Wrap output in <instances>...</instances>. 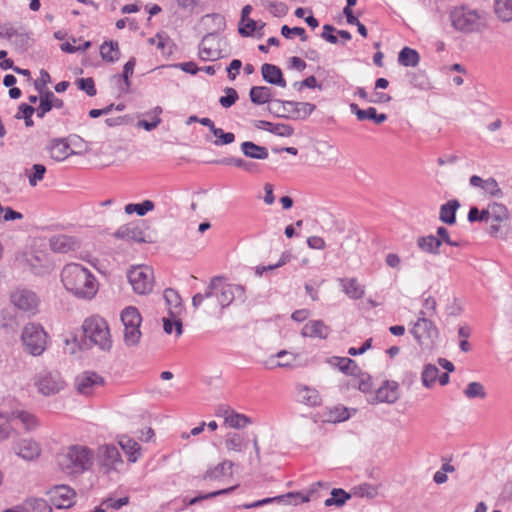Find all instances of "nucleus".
I'll list each match as a JSON object with an SVG mask.
<instances>
[{"instance_id": "obj_16", "label": "nucleus", "mask_w": 512, "mask_h": 512, "mask_svg": "<svg viewBox=\"0 0 512 512\" xmlns=\"http://www.w3.org/2000/svg\"><path fill=\"white\" fill-rule=\"evenodd\" d=\"M274 501L285 502L288 504L297 505L299 503L309 502L310 498L308 495H304L301 492H289L285 495H280V496L271 497V498H264L262 500H259V501L253 502V503L244 504L243 508H245V509L256 508V507H260V506L268 504V503H272Z\"/></svg>"}, {"instance_id": "obj_37", "label": "nucleus", "mask_w": 512, "mask_h": 512, "mask_svg": "<svg viewBox=\"0 0 512 512\" xmlns=\"http://www.w3.org/2000/svg\"><path fill=\"white\" fill-rule=\"evenodd\" d=\"M220 163H222L224 165H232L237 168H241L245 172L252 173V174L259 173L261 170L259 164L252 162V161H247L243 158H237V157L225 158V159L221 160Z\"/></svg>"}, {"instance_id": "obj_63", "label": "nucleus", "mask_w": 512, "mask_h": 512, "mask_svg": "<svg viewBox=\"0 0 512 512\" xmlns=\"http://www.w3.org/2000/svg\"><path fill=\"white\" fill-rule=\"evenodd\" d=\"M79 88L84 90L89 96L96 95V88L92 78H81L78 80Z\"/></svg>"}, {"instance_id": "obj_1", "label": "nucleus", "mask_w": 512, "mask_h": 512, "mask_svg": "<svg viewBox=\"0 0 512 512\" xmlns=\"http://www.w3.org/2000/svg\"><path fill=\"white\" fill-rule=\"evenodd\" d=\"M94 462V450L82 444L64 446L57 455L60 470L70 477H77L90 471Z\"/></svg>"}, {"instance_id": "obj_8", "label": "nucleus", "mask_w": 512, "mask_h": 512, "mask_svg": "<svg viewBox=\"0 0 512 512\" xmlns=\"http://www.w3.org/2000/svg\"><path fill=\"white\" fill-rule=\"evenodd\" d=\"M127 276L135 293L144 295L152 291L154 277L151 267L145 265L132 267Z\"/></svg>"}, {"instance_id": "obj_28", "label": "nucleus", "mask_w": 512, "mask_h": 512, "mask_svg": "<svg viewBox=\"0 0 512 512\" xmlns=\"http://www.w3.org/2000/svg\"><path fill=\"white\" fill-rule=\"evenodd\" d=\"M118 444L128 456L131 463H135L141 456V446L138 442L128 436L119 437Z\"/></svg>"}, {"instance_id": "obj_27", "label": "nucleus", "mask_w": 512, "mask_h": 512, "mask_svg": "<svg viewBox=\"0 0 512 512\" xmlns=\"http://www.w3.org/2000/svg\"><path fill=\"white\" fill-rule=\"evenodd\" d=\"M460 208V202L457 199H451L440 206L439 220L448 225L456 223V213Z\"/></svg>"}, {"instance_id": "obj_5", "label": "nucleus", "mask_w": 512, "mask_h": 512, "mask_svg": "<svg viewBox=\"0 0 512 512\" xmlns=\"http://www.w3.org/2000/svg\"><path fill=\"white\" fill-rule=\"evenodd\" d=\"M48 334L39 324L29 323L24 326L21 340L27 353L40 356L47 348Z\"/></svg>"}, {"instance_id": "obj_17", "label": "nucleus", "mask_w": 512, "mask_h": 512, "mask_svg": "<svg viewBox=\"0 0 512 512\" xmlns=\"http://www.w3.org/2000/svg\"><path fill=\"white\" fill-rule=\"evenodd\" d=\"M11 302L15 307L25 312H34L38 305L36 294L25 289L13 292L11 294Z\"/></svg>"}, {"instance_id": "obj_39", "label": "nucleus", "mask_w": 512, "mask_h": 512, "mask_svg": "<svg viewBox=\"0 0 512 512\" xmlns=\"http://www.w3.org/2000/svg\"><path fill=\"white\" fill-rule=\"evenodd\" d=\"M419 53L409 47H404L398 55V62L405 67H415L419 64Z\"/></svg>"}, {"instance_id": "obj_54", "label": "nucleus", "mask_w": 512, "mask_h": 512, "mask_svg": "<svg viewBox=\"0 0 512 512\" xmlns=\"http://www.w3.org/2000/svg\"><path fill=\"white\" fill-rule=\"evenodd\" d=\"M464 395L468 399H484L486 397V391L484 386L480 382H470L467 385L466 389L464 390Z\"/></svg>"}, {"instance_id": "obj_51", "label": "nucleus", "mask_w": 512, "mask_h": 512, "mask_svg": "<svg viewBox=\"0 0 512 512\" xmlns=\"http://www.w3.org/2000/svg\"><path fill=\"white\" fill-rule=\"evenodd\" d=\"M490 210H491L490 211L491 219L495 222H503V221L508 220V218H509V210L502 203H498V202L490 203Z\"/></svg>"}, {"instance_id": "obj_47", "label": "nucleus", "mask_w": 512, "mask_h": 512, "mask_svg": "<svg viewBox=\"0 0 512 512\" xmlns=\"http://www.w3.org/2000/svg\"><path fill=\"white\" fill-rule=\"evenodd\" d=\"M252 423L251 418L233 411L226 417V425L234 429H241Z\"/></svg>"}, {"instance_id": "obj_50", "label": "nucleus", "mask_w": 512, "mask_h": 512, "mask_svg": "<svg viewBox=\"0 0 512 512\" xmlns=\"http://www.w3.org/2000/svg\"><path fill=\"white\" fill-rule=\"evenodd\" d=\"M350 494H348L346 491H344L343 489H336L334 488L332 491H331V497L330 498H327L324 502L325 506L329 507V506H332V505H335V506H342L345 504V502L347 500L350 499Z\"/></svg>"}, {"instance_id": "obj_34", "label": "nucleus", "mask_w": 512, "mask_h": 512, "mask_svg": "<svg viewBox=\"0 0 512 512\" xmlns=\"http://www.w3.org/2000/svg\"><path fill=\"white\" fill-rule=\"evenodd\" d=\"M100 56L103 61L113 63L120 58V49L117 41H105L100 46Z\"/></svg>"}, {"instance_id": "obj_3", "label": "nucleus", "mask_w": 512, "mask_h": 512, "mask_svg": "<svg viewBox=\"0 0 512 512\" xmlns=\"http://www.w3.org/2000/svg\"><path fill=\"white\" fill-rule=\"evenodd\" d=\"M452 26L462 33H480L488 27L487 14L469 7H456L451 11Z\"/></svg>"}, {"instance_id": "obj_9", "label": "nucleus", "mask_w": 512, "mask_h": 512, "mask_svg": "<svg viewBox=\"0 0 512 512\" xmlns=\"http://www.w3.org/2000/svg\"><path fill=\"white\" fill-rule=\"evenodd\" d=\"M410 332L418 344L427 349L433 347L439 335L437 327L426 317H418Z\"/></svg>"}, {"instance_id": "obj_21", "label": "nucleus", "mask_w": 512, "mask_h": 512, "mask_svg": "<svg viewBox=\"0 0 512 512\" xmlns=\"http://www.w3.org/2000/svg\"><path fill=\"white\" fill-rule=\"evenodd\" d=\"M399 385L395 381H385L377 391L375 398L378 402L395 403L399 399Z\"/></svg>"}, {"instance_id": "obj_13", "label": "nucleus", "mask_w": 512, "mask_h": 512, "mask_svg": "<svg viewBox=\"0 0 512 512\" xmlns=\"http://www.w3.org/2000/svg\"><path fill=\"white\" fill-rule=\"evenodd\" d=\"M164 299L168 306L169 315L174 318L175 332L177 336L183 333L182 321L178 315L182 311V300L179 293L171 288L164 291Z\"/></svg>"}, {"instance_id": "obj_11", "label": "nucleus", "mask_w": 512, "mask_h": 512, "mask_svg": "<svg viewBox=\"0 0 512 512\" xmlns=\"http://www.w3.org/2000/svg\"><path fill=\"white\" fill-rule=\"evenodd\" d=\"M74 385L79 394L90 396L104 385V378L94 371H84L75 378Z\"/></svg>"}, {"instance_id": "obj_53", "label": "nucleus", "mask_w": 512, "mask_h": 512, "mask_svg": "<svg viewBox=\"0 0 512 512\" xmlns=\"http://www.w3.org/2000/svg\"><path fill=\"white\" fill-rule=\"evenodd\" d=\"M236 487L237 486H232V487H229V488L220 489V490L209 492V493H205V494H199L198 496H196L194 498H191L189 500H187V498H185L184 501L187 503V505H195V504H197V503H199V502H201L203 500H206V499H211V498H214V497L219 496V495L229 494L232 491H234Z\"/></svg>"}, {"instance_id": "obj_29", "label": "nucleus", "mask_w": 512, "mask_h": 512, "mask_svg": "<svg viewBox=\"0 0 512 512\" xmlns=\"http://www.w3.org/2000/svg\"><path fill=\"white\" fill-rule=\"evenodd\" d=\"M263 79L268 83L278 85L280 87H286V81L283 78L281 69L273 64H263L261 67Z\"/></svg>"}, {"instance_id": "obj_33", "label": "nucleus", "mask_w": 512, "mask_h": 512, "mask_svg": "<svg viewBox=\"0 0 512 512\" xmlns=\"http://www.w3.org/2000/svg\"><path fill=\"white\" fill-rule=\"evenodd\" d=\"M329 363L333 366H336L341 372L346 375L356 376L359 373V367L357 363L351 358L347 357H332L329 360Z\"/></svg>"}, {"instance_id": "obj_32", "label": "nucleus", "mask_w": 512, "mask_h": 512, "mask_svg": "<svg viewBox=\"0 0 512 512\" xmlns=\"http://www.w3.org/2000/svg\"><path fill=\"white\" fill-rule=\"evenodd\" d=\"M204 139L207 143L221 146L232 143L235 140V135L231 132L224 133V130H207Z\"/></svg>"}, {"instance_id": "obj_38", "label": "nucleus", "mask_w": 512, "mask_h": 512, "mask_svg": "<svg viewBox=\"0 0 512 512\" xmlns=\"http://www.w3.org/2000/svg\"><path fill=\"white\" fill-rule=\"evenodd\" d=\"M494 13L503 22L512 21V0H494Z\"/></svg>"}, {"instance_id": "obj_23", "label": "nucleus", "mask_w": 512, "mask_h": 512, "mask_svg": "<svg viewBox=\"0 0 512 512\" xmlns=\"http://www.w3.org/2000/svg\"><path fill=\"white\" fill-rule=\"evenodd\" d=\"M330 329L322 320H310L302 328L303 337L326 339Z\"/></svg>"}, {"instance_id": "obj_19", "label": "nucleus", "mask_w": 512, "mask_h": 512, "mask_svg": "<svg viewBox=\"0 0 512 512\" xmlns=\"http://www.w3.org/2000/svg\"><path fill=\"white\" fill-rule=\"evenodd\" d=\"M16 454L24 460H34L41 454L39 444L30 439L20 440L15 447Z\"/></svg>"}, {"instance_id": "obj_4", "label": "nucleus", "mask_w": 512, "mask_h": 512, "mask_svg": "<svg viewBox=\"0 0 512 512\" xmlns=\"http://www.w3.org/2000/svg\"><path fill=\"white\" fill-rule=\"evenodd\" d=\"M84 343L88 347L96 346L101 351H110L112 337L106 320L100 316L87 318L82 325Z\"/></svg>"}, {"instance_id": "obj_45", "label": "nucleus", "mask_w": 512, "mask_h": 512, "mask_svg": "<svg viewBox=\"0 0 512 512\" xmlns=\"http://www.w3.org/2000/svg\"><path fill=\"white\" fill-rule=\"evenodd\" d=\"M353 387H357L361 392L368 393L372 390L373 383L372 378L369 374L361 372L359 369V373L352 379L350 384Z\"/></svg>"}, {"instance_id": "obj_58", "label": "nucleus", "mask_w": 512, "mask_h": 512, "mask_svg": "<svg viewBox=\"0 0 512 512\" xmlns=\"http://www.w3.org/2000/svg\"><path fill=\"white\" fill-rule=\"evenodd\" d=\"M129 503V497L124 496L121 498H107L102 502V506H104L106 509H112V510H118L121 507L127 505Z\"/></svg>"}, {"instance_id": "obj_60", "label": "nucleus", "mask_w": 512, "mask_h": 512, "mask_svg": "<svg viewBox=\"0 0 512 512\" xmlns=\"http://www.w3.org/2000/svg\"><path fill=\"white\" fill-rule=\"evenodd\" d=\"M225 94V96L220 97L219 102L223 107L228 108L236 102L238 99V94L233 88H226Z\"/></svg>"}, {"instance_id": "obj_22", "label": "nucleus", "mask_w": 512, "mask_h": 512, "mask_svg": "<svg viewBox=\"0 0 512 512\" xmlns=\"http://www.w3.org/2000/svg\"><path fill=\"white\" fill-rule=\"evenodd\" d=\"M50 247L54 252L67 253L79 248L78 241L68 235H56L50 239Z\"/></svg>"}, {"instance_id": "obj_61", "label": "nucleus", "mask_w": 512, "mask_h": 512, "mask_svg": "<svg viewBox=\"0 0 512 512\" xmlns=\"http://www.w3.org/2000/svg\"><path fill=\"white\" fill-rule=\"evenodd\" d=\"M290 258H291V254H290L289 252H284V253L281 255V257H280L279 261H278L276 264H274V265H268V266H263V267H257V269H256V273H257L258 275H262V273H263L264 271L273 270V269H275V268L281 267V266H283L284 264H286V263L290 260Z\"/></svg>"}, {"instance_id": "obj_24", "label": "nucleus", "mask_w": 512, "mask_h": 512, "mask_svg": "<svg viewBox=\"0 0 512 512\" xmlns=\"http://www.w3.org/2000/svg\"><path fill=\"white\" fill-rule=\"evenodd\" d=\"M339 284L342 291L353 300L361 299L365 295L364 286L360 285L358 280L352 278H340Z\"/></svg>"}, {"instance_id": "obj_31", "label": "nucleus", "mask_w": 512, "mask_h": 512, "mask_svg": "<svg viewBox=\"0 0 512 512\" xmlns=\"http://www.w3.org/2000/svg\"><path fill=\"white\" fill-rule=\"evenodd\" d=\"M418 248L428 254L438 255L440 253L441 240L435 235L420 236L417 239Z\"/></svg>"}, {"instance_id": "obj_42", "label": "nucleus", "mask_w": 512, "mask_h": 512, "mask_svg": "<svg viewBox=\"0 0 512 512\" xmlns=\"http://www.w3.org/2000/svg\"><path fill=\"white\" fill-rule=\"evenodd\" d=\"M155 207V204L151 200H144L141 203H130L127 204L124 208L125 213L128 215H131L133 213H136L138 216H144L148 212L152 211Z\"/></svg>"}, {"instance_id": "obj_49", "label": "nucleus", "mask_w": 512, "mask_h": 512, "mask_svg": "<svg viewBox=\"0 0 512 512\" xmlns=\"http://www.w3.org/2000/svg\"><path fill=\"white\" fill-rule=\"evenodd\" d=\"M439 369L433 364H426L423 368L421 380L426 388H430L437 380Z\"/></svg>"}, {"instance_id": "obj_35", "label": "nucleus", "mask_w": 512, "mask_h": 512, "mask_svg": "<svg viewBox=\"0 0 512 512\" xmlns=\"http://www.w3.org/2000/svg\"><path fill=\"white\" fill-rule=\"evenodd\" d=\"M351 110L354 112L359 120H372L374 124L378 125L383 123L387 116L385 114H378L377 110L373 107L362 110L356 104H351Z\"/></svg>"}, {"instance_id": "obj_7", "label": "nucleus", "mask_w": 512, "mask_h": 512, "mask_svg": "<svg viewBox=\"0 0 512 512\" xmlns=\"http://www.w3.org/2000/svg\"><path fill=\"white\" fill-rule=\"evenodd\" d=\"M17 260L28 267L32 273L36 275H44L49 273L52 268V262L47 252L39 249H31L24 252Z\"/></svg>"}, {"instance_id": "obj_15", "label": "nucleus", "mask_w": 512, "mask_h": 512, "mask_svg": "<svg viewBox=\"0 0 512 512\" xmlns=\"http://www.w3.org/2000/svg\"><path fill=\"white\" fill-rule=\"evenodd\" d=\"M236 296L243 298L244 288L240 285L225 284L222 282V278L220 277L216 293V298L220 307L222 309L228 307L234 301Z\"/></svg>"}, {"instance_id": "obj_26", "label": "nucleus", "mask_w": 512, "mask_h": 512, "mask_svg": "<svg viewBox=\"0 0 512 512\" xmlns=\"http://www.w3.org/2000/svg\"><path fill=\"white\" fill-rule=\"evenodd\" d=\"M265 23L262 21H255L251 18H247L245 22L240 21L238 31L243 37L256 36L258 38L264 35Z\"/></svg>"}, {"instance_id": "obj_52", "label": "nucleus", "mask_w": 512, "mask_h": 512, "mask_svg": "<svg viewBox=\"0 0 512 512\" xmlns=\"http://www.w3.org/2000/svg\"><path fill=\"white\" fill-rule=\"evenodd\" d=\"M68 144L71 147V155L72 154H83L89 150H91L90 145L84 141L78 135H71L67 138Z\"/></svg>"}, {"instance_id": "obj_18", "label": "nucleus", "mask_w": 512, "mask_h": 512, "mask_svg": "<svg viewBox=\"0 0 512 512\" xmlns=\"http://www.w3.org/2000/svg\"><path fill=\"white\" fill-rule=\"evenodd\" d=\"M36 385L41 394L49 396L62 390L64 387V381L58 374L46 373L39 377Z\"/></svg>"}, {"instance_id": "obj_14", "label": "nucleus", "mask_w": 512, "mask_h": 512, "mask_svg": "<svg viewBox=\"0 0 512 512\" xmlns=\"http://www.w3.org/2000/svg\"><path fill=\"white\" fill-rule=\"evenodd\" d=\"M114 237L126 241H133L136 243L151 242L144 234L139 222H131L120 226L115 232Z\"/></svg>"}, {"instance_id": "obj_12", "label": "nucleus", "mask_w": 512, "mask_h": 512, "mask_svg": "<svg viewBox=\"0 0 512 512\" xmlns=\"http://www.w3.org/2000/svg\"><path fill=\"white\" fill-rule=\"evenodd\" d=\"M40 102L39 105L34 108L32 106L22 104L19 107V110L17 112L18 118H24L26 126L33 125V122L31 120V116L36 113L37 117L42 118L44 115L49 112L52 109L51 103L49 101L47 92H41L40 93Z\"/></svg>"}, {"instance_id": "obj_43", "label": "nucleus", "mask_w": 512, "mask_h": 512, "mask_svg": "<svg viewBox=\"0 0 512 512\" xmlns=\"http://www.w3.org/2000/svg\"><path fill=\"white\" fill-rule=\"evenodd\" d=\"M141 336L140 326H124V343L127 347H137Z\"/></svg>"}, {"instance_id": "obj_25", "label": "nucleus", "mask_w": 512, "mask_h": 512, "mask_svg": "<svg viewBox=\"0 0 512 512\" xmlns=\"http://www.w3.org/2000/svg\"><path fill=\"white\" fill-rule=\"evenodd\" d=\"M50 156L55 161H63L71 155L67 138L53 139L49 146Z\"/></svg>"}, {"instance_id": "obj_20", "label": "nucleus", "mask_w": 512, "mask_h": 512, "mask_svg": "<svg viewBox=\"0 0 512 512\" xmlns=\"http://www.w3.org/2000/svg\"><path fill=\"white\" fill-rule=\"evenodd\" d=\"M233 462L224 460L217 465L208 468L202 475L204 481H220L223 477L232 475Z\"/></svg>"}, {"instance_id": "obj_40", "label": "nucleus", "mask_w": 512, "mask_h": 512, "mask_svg": "<svg viewBox=\"0 0 512 512\" xmlns=\"http://www.w3.org/2000/svg\"><path fill=\"white\" fill-rule=\"evenodd\" d=\"M121 321L124 326H140L142 317L137 308L129 306L122 311Z\"/></svg>"}, {"instance_id": "obj_56", "label": "nucleus", "mask_w": 512, "mask_h": 512, "mask_svg": "<svg viewBox=\"0 0 512 512\" xmlns=\"http://www.w3.org/2000/svg\"><path fill=\"white\" fill-rule=\"evenodd\" d=\"M482 190L492 197L501 198L503 196V192L499 187L498 182L492 177L485 179L484 187Z\"/></svg>"}, {"instance_id": "obj_48", "label": "nucleus", "mask_w": 512, "mask_h": 512, "mask_svg": "<svg viewBox=\"0 0 512 512\" xmlns=\"http://www.w3.org/2000/svg\"><path fill=\"white\" fill-rule=\"evenodd\" d=\"M46 173V167L43 164H34L30 170H26L25 174L28 177V182L31 187L43 180Z\"/></svg>"}, {"instance_id": "obj_64", "label": "nucleus", "mask_w": 512, "mask_h": 512, "mask_svg": "<svg viewBox=\"0 0 512 512\" xmlns=\"http://www.w3.org/2000/svg\"><path fill=\"white\" fill-rule=\"evenodd\" d=\"M135 65H136V59L131 58L125 63V65L123 67L122 77H123L127 87H129V85H130L129 78L133 75Z\"/></svg>"}, {"instance_id": "obj_59", "label": "nucleus", "mask_w": 512, "mask_h": 512, "mask_svg": "<svg viewBox=\"0 0 512 512\" xmlns=\"http://www.w3.org/2000/svg\"><path fill=\"white\" fill-rule=\"evenodd\" d=\"M281 34L285 38H290L291 34L297 35L300 37L302 41H307L308 37L306 35V31L302 27H293L290 28L287 25L282 26L281 28Z\"/></svg>"}, {"instance_id": "obj_30", "label": "nucleus", "mask_w": 512, "mask_h": 512, "mask_svg": "<svg viewBox=\"0 0 512 512\" xmlns=\"http://www.w3.org/2000/svg\"><path fill=\"white\" fill-rule=\"evenodd\" d=\"M240 148L244 156L250 159L266 160L269 156L266 147L257 145L252 141H244Z\"/></svg>"}, {"instance_id": "obj_44", "label": "nucleus", "mask_w": 512, "mask_h": 512, "mask_svg": "<svg viewBox=\"0 0 512 512\" xmlns=\"http://www.w3.org/2000/svg\"><path fill=\"white\" fill-rule=\"evenodd\" d=\"M250 98L253 103L265 104L271 99V89L265 86H254L250 90Z\"/></svg>"}, {"instance_id": "obj_10", "label": "nucleus", "mask_w": 512, "mask_h": 512, "mask_svg": "<svg viewBox=\"0 0 512 512\" xmlns=\"http://www.w3.org/2000/svg\"><path fill=\"white\" fill-rule=\"evenodd\" d=\"M47 493L51 504L57 509L70 508L75 503L76 492L68 485H56Z\"/></svg>"}, {"instance_id": "obj_46", "label": "nucleus", "mask_w": 512, "mask_h": 512, "mask_svg": "<svg viewBox=\"0 0 512 512\" xmlns=\"http://www.w3.org/2000/svg\"><path fill=\"white\" fill-rule=\"evenodd\" d=\"M24 504L28 512H52L51 505L42 498H29Z\"/></svg>"}, {"instance_id": "obj_36", "label": "nucleus", "mask_w": 512, "mask_h": 512, "mask_svg": "<svg viewBox=\"0 0 512 512\" xmlns=\"http://www.w3.org/2000/svg\"><path fill=\"white\" fill-rule=\"evenodd\" d=\"M297 391L299 400L302 403L309 406H318L321 404V397L316 389L308 386H299Z\"/></svg>"}, {"instance_id": "obj_62", "label": "nucleus", "mask_w": 512, "mask_h": 512, "mask_svg": "<svg viewBox=\"0 0 512 512\" xmlns=\"http://www.w3.org/2000/svg\"><path fill=\"white\" fill-rule=\"evenodd\" d=\"M355 494L360 497L374 498L377 495V489L370 484H362L355 488Z\"/></svg>"}, {"instance_id": "obj_41", "label": "nucleus", "mask_w": 512, "mask_h": 512, "mask_svg": "<svg viewBox=\"0 0 512 512\" xmlns=\"http://www.w3.org/2000/svg\"><path fill=\"white\" fill-rule=\"evenodd\" d=\"M225 447L229 451L241 452L246 446V441L242 435L235 432L226 434L224 439Z\"/></svg>"}, {"instance_id": "obj_57", "label": "nucleus", "mask_w": 512, "mask_h": 512, "mask_svg": "<svg viewBox=\"0 0 512 512\" xmlns=\"http://www.w3.org/2000/svg\"><path fill=\"white\" fill-rule=\"evenodd\" d=\"M161 113H162V108L155 107L150 113H148V116H150V121L142 120L139 122V126H142L143 128H155L161 122V119H160Z\"/></svg>"}, {"instance_id": "obj_6", "label": "nucleus", "mask_w": 512, "mask_h": 512, "mask_svg": "<svg viewBox=\"0 0 512 512\" xmlns=\"http://www.w3.org/2000/svg\"><path fill=\"white\" fill-rule=\"evenodd\" d=\"M95 459L100 471L107 475L119 473L124 465L121 454L114 444L100 445L95 453Z\"/></svg>"}, {"instance_id": "obj_55", "label": "nucleus", "mask_w": 512, "mask_h": 512, "mask_svg": "<svg viewBox=\"0 0 512 512\" xmlns=\"http://www.w3.org/2000/svg\"><path fill=\"white\" fill-rule=\"evenodd\" d=\"M14 415L16 419H19L23 423L26 430H32L38 425L36 417L29 412L17 411Z\"/></svg>"}, {"instance_id": "obj_2", "label": "nucleus", "mask_w": 512, "mask_h": 512, "mask_svg": "<svg viewBox=\"0 0 512 512\" xmlns=\"http://www.w3.org/2000/svg\"><path fill=\"white\" fill-rule=\"evenodd\" d=\"M61 281L65 289L80 299H92L97 293L98 284L89 269L70 263L61 271Z\"/></svg>"}]
</instances>
